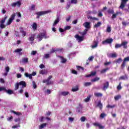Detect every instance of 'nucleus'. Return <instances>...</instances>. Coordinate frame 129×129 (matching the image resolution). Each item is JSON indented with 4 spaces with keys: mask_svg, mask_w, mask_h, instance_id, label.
<instances>
[{
    "mask_svg": "<svg viewBox=\"0 0 129 129\" xmlns=\"http://www.w3.org/2000/svg\"><path fill=\"white\" fill-rule=\"evenodd\" d=\"M87 19L90 20H93L95 21H98L99 19L96 17H92L91 16H87Z\"/></svg>",
    "mask_w": 129,
    "mask_h": 129,
    "instance_id": "obj_31",
    "label": "nucleus"
},
{
    "mask_svg": "<svg viewBox=\"0 0 129 129\" xmlns=\"http://www.w3.org/2000/svg\"><path fill=\"white\" fill-rule=\"evenodd\" d=\"M21 5H22V3H21V2L18 1L16 3H13L11 4L12 7H13L14 8H16V7H21Z\"/></svg>",
    "mask_w": 129,
    "mask_h": 129,
    "instance_id": "obj_14",
    "label": "nucleus"
},
{
    "mask_svg": "<svg viewBox=\"0 0 129 129\" xmlns=\"http://www.w3.org/2000/svg\"><path fill=\"white\" fill-rule=\"evenodd\" d=\"M47 73L48 71L46 69L39 71V74H41V75H45V74H47Z\"/></svg>",
    "mask_w": 129,
    "mask_h": 129,
    "instance_id": "obj_19",
    "label": "nucleus"
},
{
    "mask_svg": "<svg viewBox=\"0 0 129 129\" xmlns=\"http://www.w3.org/2000/svg\"><path fill=\"white\" fill-rule=\"evenodd\" d=\"M117 15H118V12H116L115 14H113L111 19H115V18H116V16H117Z\"/></svg>",
    "mask_w": 129,
    "mask_h": 129,
    "instance_id": "obj_42",
    "label": "nucleus"
},
{
    "mask_svg": "<svg viewBox=\"0 0 129 129\" xmlns=\"http://www.w3.org/2000/svg\"><path fill=\"white\" fill-rule=\"evenodd\" d=\"M90 74L91 76H95L96 75V72H91Z\"/></svg>",
    "mask_w": 129,
    "mask_h": 129,
    "instance_id": "obj_62",
    "label": "nucleus"
},
{
    "mask_svg": "<svg viewBox=\"0 0 129 129\" xmlns=\"http://www.w3.org/2000/svg\"><path fill=\"white\" fill-rule=\"evenodd\" d=\"M52 78H53V76H49L47 79L43 80L42 83H46V85H51L52 84V81H51Z\"/></svg>",
    "mask_w": 129,
    "mask_h": 129,
    "instance_id": "obj_2",
    "label": "nucleus"
},
{
    "mask_svg": "<svg viewBox=\"0 0 129 129\" xmlns=\"http://www.w3.org/2000/svg\"><path fill=\"white\" fill-rule=\"evenodd\" d=\"M38 25H37V23H33V31H36L37 29Z\"/></svg>",
    "mask_w": 129,
    "mask_h": 129,
    "instance_id": "obj_32",
    "label": "nucleus"
},
{
    "mask_svg": "<svg viewBox=\"0 0 129 129\" xmlns=\"http://www.w3.org/2000/svg\"><path fill=\"white\" fill-rule=\"evenodd\" d=\"M129 61V56L125 57L123 60L122 64H121V69H123L124 67H125V64H126V62H128Z\"/></svg>",
    "mask_w": 129,
    "mask_h": 129,
    "instance_id": "obj_7",
    "label": "nucleus"
},
{
    "mask_svg": "<svg viewBox=\"0 0 129 129\" xmlns=\"http://www.w3.org/2000/svg\"><path fill=\"white\" fill-rule=\"evenodd\" d=\"M117 89L118 90H120V89H121V83H119V85L117 86Z\"/></svg>",
    "mask_w": 129,
    "mask_h": 129,
    "instance_id": "obj_51",
    "label": "nucleus"
},
{
    "mask_svg": "<svg viewBox=\"0 0 129 129\" xmlns=\"http://www.w3.org/2000/svg\"><path fill=\"white\" fill-rule=\"evenodd\" d=\"M33 87L34 88V89H36L37 88V84H36V83L35 82H33Z\"/></svg>",
    "mask_w": 129,
    "mask_h": 129,
    "instance_id": "obj_61",
    "label": "nucleus"
},
{
    "mask_svg": "<svg viewBox=\"0 0 129 129\" xmlns=\"http://www.w3.org/2000/svg\"><path fill=\"white\" fill-rule=\"evenodd\" d=\"M90 98H91V95H89L84 100L85 102H89L90 100Z\"/></svg>",
    "mask_w": 129,
    "mask_h": 129,
    "instance_id": "obj_28",
    "label": "nucleus"
},
{
    "mask_svg": "<svg viewBox=\"0 0 129 129\" xmlns=\"http://www.w3.org/2000/svg\"><path fill=\"white\" fill-rule=\"evenodd\" d=\"M5 92L8 93V94H13V93H14V92L13 91V90H10V89L7 90V89H6L5 90Z\"/></svg>",
    "mask_w": 129,
    "mask_h": 129,
    "instance_id": "obj_34",
    "label": "nucleus"
},
{
    "mask_svg": "<svg viewBox=\"0 0 129 129\" xmlns=\"http://www.w3.org/2000/svg\"><path fill=\"white\" fill-rule=\"evenodd\" d=\"M121 46H123L124 49H127V41L122 42Z\"/></svg>",
    "mask_w": 129,
    "mask_h": 129,
    "instance_id": "obj_17",
    "label": "nucleus"
},
{
    "mask_svg": "<svg viewBox=\"0 0 129 129\" xmlns=\"http://www.w3.org/2000/svg\"><path fill=\"white\" fill-rule=\"evenodd\" d=\"M107 13L109 14V15H112L114 14V10L113 9H109L107 10Z\"/></svg>",
    "mask_w": 129,
    "mask_h": 129,
    "instance_id": "obj_25",
    "label": "nucleus"
},
{
    "mask_svg": "<svg viewBox=\"0 0 129 129\" xmlns=\"http://www.w3.org/2000/svg\"><path fill=\"white\" fill-rule=\"evenodd\" d=\"M109 58H116L117 55L115 53H109L108 54Z\"/></svg>",
    "mask_w": 129,
    "mask_h": 129,
    "instance_id": "obj_24",
    "label": "nucleus"
},
{
    "mask_svg": "<svg viewBox=\"0 0 129 129\" xmlns=\"http://www.w3.org/2000/svg\"><path fill=\"white\" fill-rule=\"evenodd\" d=\"M125 79H127V76H126V75L122 76L119 78V80H125Z\"/></svg>",
    "mask_w": 129,
    "mask_h": 129,
    "instance_id": "obj_29",
    "label": "nucleus"
},
{
    "mask_svg": "<svg viewBox=\"0 0 129 129\" xmlns=\"http://www.w3.org/2000/svg\"><path fill=\"white\" fill-rule=\"evenodd\" d=\"M127 2H128V0H121V4L119 7V9L123 10L125 7V5H126V3H127Z\"/></svg>",
    "mask_w": 129,
    "mask_h": 129,
    "instance_id": "obj_6",
    "label": "nucleus"
},
{
    "mask_svg": "<svg viewBox=\"0 0 129 129\" xmlns=\"http://www.w3.org/2000/svg\"><path fill=\"white\" fill-rule=\"evenodd\" d=\"M19 85L22 86V88H25V87H27V84L25 83V81H22L20 82Z\"/></svg>",
    "mask_w": 129,
    "mask_h": 129,
    "instance_id": "obj_18",
    "label": "nucleus"
},
{
    "mask_svg": "<svg viewBox=\"0 0 129 129\" xmlns=\"http://www.w3.org/2000/svg\"><path fill=\"white\" fill-rule=\"evenodd\" d=\"M71 29V26H67L64 27V31H67V30H70Z\"/></svg>",
    "mask_w": 129,
    "mask_h": 129,
    "instance_id": "obj_56",
    "label": "nucleus"
},
{
    "mask_svg": "<svg viewBox=\"0 0 129 129\" xmlns=\"http://www.w3.org/2000/svg\"><path fill=\"white\" fill-rule=\"evenodd\" d=\"M102 95L101 93H94V96L95 97H102Z\"/></svg>",
    "mask_w": 129,
    "mask_h": 129,
    "instance_id": "obj_27",
    "label": "nucleus"
},
{
    "mask_svg": "<svg viewBox=\"0 0 129 129\" xmlns=\"http://www.w3.org/2000/svg\"><path fill=\"white\" fill-rule=\"evenodd\" d=\"M77 109V112H78V113H80V112H82V110L83 109L82 105H81V104H79V107H78Z\"/></svg>",
    "mask_w": 129,
    "mask_h": 129,
    "instance_id": "obj_15",
    "label": "nucleus"
},
{
    "mask_svg": "<svg viewBox=\"0 0 129 129\" xmlns=\"http://www.w3.org/2000/svg\"><path fill=\"white\" fill-rule=\"evenodd\" d=\"M75 38H76V39H77L78 42H82V41H83V39L84 38V36H79V35L78 34H76L75 36Z\"/></svg>",
    "mask_w": 129,
    "mask_h": 129,
    "instance_id": "obj_10",
    "label": "nucleus"
},
{
    "mask_svg": "<svg viewBox=\"0 0 129 129\" xmlns=\"http://www.w3.org/2000/svg\"><path fill=\"white\" fill-rule=\"evenodd\" d=\"M83 26L86 28V30H89L91 28V22H85L83 24Z\"/></svg>",
    "mask_w": 129,
    "mask_h": 129,
    "instance_id": "obj_5",
    "label": "nucleus"
},
{
    "mask_svg": "<svg viewBox=\"0 0 129 129\" xmlns=\"http://www.w3.org/2000/svg\"><path fill=\"white\" fill-rule=\"evenodd\" d=\"M59 58L61 59V63H62L63 64L66 63L67 62V59L64 58L63 56H59Z\"/></svg>",
    "mask_w": 129,
    "mask_h": 129,
    "instance_id": "obj_23",
    "label": "nucleus"
},
{
    "mask_svg": "<svg viewBox=\"0 0 129 129\" xmlns=\"http://www.w3.org/2000/svg\"><path fill=\"white\" fill-rule=\"evenodd\" d=\"M20 86V84L19 83H17L15 85V90H18V89H19V87Z\"/></svg>",
    "mask_w": 129,
    "mask_h": 129,
    "instance_id": "obj_39",
    "label": "nucleus"
},
{
    "mask_svg": "<svg viewBox=\"0 0 129 129\" xmlns=\"http://www.w3.org/2000/svg\"><path fill=\"white\" fill-rule=\"evenodd\" d=\"M121 47V44H119L116 43V44L115 45V49H118V48H120Z\"/></svg>",
    "mask_w": 129,
    "mask_h": 129,
    "instance_id": "obj_48",
    "label": "nucleus"
},
{
    "mask_svg": "<svg viewBox=\"0 0 129 129\" xmlns=\"http://www.w3.org/2000/svg\"><path fill=\"white\" fill-rule=\"evenodd\" d=\"M72 91H73V92H75L76 91H78V90H79V88H78V86H76V87H73L72 88Z\"/></svg>",
    "mask_w": 129,
    "mask_h": 129,
    "instance_id": "obj_37",
    "label": "nucleus"
},
{
    "mask_svg": "<svg viewBox=\"0 0 129 129\" xmlns=\"http://www.w3.org/2000/svg\"><path fill=\"white\" fill-rule=\"evenodd\" d=\"M56 51H59V49L55 50V48H52L51 50L50 51V53H55Z\"/></svg>",
    "mask_w": 129,
    "mask_h": 129,
    "instance_id": "obj_63",
    "label": "nucleus"
},
{
    "mask_svg": "<svg viewBox=\"0 0 129 129\" xmlns=\"http://www.w3.org/2000/svg\"><path fill=\"white\" fill-rule=\"evenodd\" d=\"M105 116H106V114H105L104 113H102L100 115V117H101V118H104V117H105Z\"/></svg>",
    "mask_w": 129,
    "mask_h": 129,
    "instance_id": "obj_44",
    "label": "nucleus"
},
{
    "mask_svg": "<svg viewBox=\"0 0 129 129\" xmlns=\"http://www.w3.org/2000/svg\"><path fill=\"white\" fill-rule=\"evenodd\" d=\"M13 116H11L10 117H9L7 118L8 121H12V120L13 119Z\"/></svg>",
    "mask_w": 129,
    "mask_h": 129,
    "instance_id": "obj_59",
    "label": "nucleus"
},
{
    "mask_svg": "<svg viewBox=\"0 0 129 129\" xmlns=\"http://www.w3.org/2000/svg\"><path fill=\"white\" fill-rule=\"evenodd\" d=\"M28 58H23L22 59V61L24 62V63H28Z\"/></svg>",
    "mask_w": 129,
    "mask_h": 129,
    "instance_id": "obj_57",
    "label": "nucleus"
},
{
    "mask_svg": "<svg viewBox=\"0 0 129 129\" xmlns=\"http://www.w3.org/2000/svg\"><path fill=\"white\" fill-rule=\"evenodd\" d=\"M71 4L76 5L77 4V0H71Z\"/></svg>",
    "mask_w": 129,
    "mask_h": 129,
    "instance_id": "obj_58",
    "label": "nucleus"
},
{
    "mask_svg": "<svg viewBox=\"0 0 129 129\" xmlns=\"http://www.w3.org/2000/svg\"><path fill=\"white\" fill-rule=\"evenodd\" d=\"M109 87V82H106L103 84V90H106Z\"/></svg>",
    "mask_w": 129,
    "mask_h": 129,
    "instance_id": "obj_16",
    "label": "nucleus"
},
{
    "mask_svg": "<svg viewBox=\"0 0 129 129\" xmlns=\"http://www.w3.org/2000/svg\"><path fill=\"white\" fill-rule=\"evenodd\" d=\"M98 46V41L94 40L93 42V45H91L92 49H95V48H97Z\"/></svg>",
    "mask_w": 129,
    "mask_h": 129,
    "instance_id": "obj_12",
    "label": "nucleus"
},
{
    "mask_svg": "<svg viewBox=\"0 0 129 129\" xmlns=\"http://www.w3.org/2000/svg\"><path fill=\"white\" fill-rule=\"evenodd\" d=\"M52 113L51 112V111H48L47 112H46L45 113V116H50V115H51V114Z\"/></svg>",
    "mask_w": 129,
    "mask_h": 129,
    "instance_id": "obj_50",
    "label": "nucleus"
},
{
    "mask_svg": "<svg viewBox=\"0 0 129 129\" xmlns=\"http://www.w3.org/2000/svg\"><path fill=\"white\" fill-rule=\"evenodd\" d=\"M99 79H100V78H99L98 77H96V78L92 79L91 82H96V81H98V80H99Z\"/></svg>",
    "mask_w": 129,
    "mask_h": 129,
    "instance_id": "obj_38",
    "label": "nucleus"
},
{
    "mask_svg": "<svg viewBox=\"0 0 129 129\" xmlns=\"http://www.w3.org/2000/svg\"><path fill=\"white\" fill-rule=\"evenodd\" d=\"M102 23L101 22H98L95 25H94V28H99V27H100L101 26Z\"/></svg>",
    "mask_w": 129,
    "mask_h": 129,
    "instance_id": "obj_30",
    "label": "nucleus"
},
{
    "mask_svg": "<svg viewBox=\"0 0 129 129\" xmlns=\"http://www.w3.org/2000/svg\"><path fill=\"white\" fill-rule=\"evenodd\" d=\"M91 82H86L84 84V86L86 87H87V86H90L91 85Z\"/></svg>",
    "mask_w": 129,
    "mask_h": 129,
    "instance_id": "obj_41",
    "label": "nucleus"
},
{
    "mask_svg": "<svg viewBox=\"0 0 129 129\" xmlns=\"http://www.w3.org/2000/svg\"><path fill=\"white\" fill-rule=\"evenodd\" d=\"M121 62H122V59L121 58H119L116 60V63H118V64L121 63Z\"/></svg>",
    "mask_w": 129,
    "mask_h": 129,
    "instance_id": "obj_46",
    "label": "nucleus"
},
{
    "mask_svg": "<svg viewBox=\"0 0 129 129\" xmlns=\"http://www.w3.org/2000/svg\"><path fill=\"white\" fill-rule=\"evenodd\" d=\"M115 106L114 105H108L106 107H107V108H113Z\"/></svg>",
    "mask_w": 129,
    "mask_h": 129,
    "instance_id": "obj_60",
    "label": "nucleus"
},
{
    "mask_svg": "<svg viewBox=\"0 0 129 129\" xmlns=\"http://www.w3.org/2000/svg\"><path fill=\"white\" fill-rule=\"evenodd\" d=\"M21 51H23V49L21 48H17V49H16L14 52L15 53H20V52H21Z\"/></svg>",
    "mask_w": 129,
    "mask_h": 129,
    "instance_id": "obj_47",
    "label": "nucleus"
},
{
    "mask_svg": "<svg viewBox=\"0 0 129 129\" xmlns=\"http://www.w3.org/2000/svg\"><path fill=\"white\" fill-rule=\"evenodd\" d=\"M59 21H60V19H59V17H57L56 19L55 20V21L53 24V26H55L57 25V24H58V23H59Z\"/></svg>",
    "mask_w": 129,
    "mask_h": 129,
    "instance_id": "obj_35",
    "label": "nucleus"
},
{
    "mask_svg": "<svg viewBox=\"0 0 129 129\" xmlns=\"http://www.w3.org/2000/svg\"><path fill=\"white\" fill-rule=\"evenodd\" d=\"M97 107H99L100 109L101 110L102 109V107H103V106L102 105V103H101V101H99L97 103V104L96 105Z\"/></svg>",
    "mask_w": 129,
    "mask_h": 129,
    "instance_id": "obj_20",
    "label": "nucleus"
},
{
    "mask_svg": "<svg viewBox=\"0 0 129 129\" xmlns=\"http://www.w3.org/2000/svg\"><path fill=\"white\" fill-rule=\"evenodd\" d=\"M93 124V125H94V126L98 127L99 129L104 128V126H103L102 125H101V124H100V123L95 122Z\"/></svg>",
    "mask_w": 129,
    "mask_h": 129,
    "instance_id": "obj_11",
    "label": "nucleus"
},
{
    "mask_svg": "<svg viewBox=\"0 0 129 129\" xmlns=\"http://www.w3.org/2000/svg\"><path fill=\"white\" fill-rule=\"evenodd\" d=\"M69 94V92L68 91H62L60 93L59 95H61L62 96H67Z\"/></svg>",
    "mask_w": 129,
    "mask_h": 129,
    "instance_id": "obj_22",
    "label": "nucleus"
},
{
    "mask_svg": "<svg viewBox=\"0 0 129 129\" xmlns=\"http://www.w3.org/2000/svg\"><path fill=\"white\" fill-rule=\"evenodd\" d=\"M121 98V95H118L117 96H114V100L117 101V100H118L119 99H120Z\"/></svg>",
    "mask_w": 129,
    "mask_h": 129,
    "instance_id": "obj_36",
    "label": "nucleus"
},
{
    "mask_svg": "<svg viewBox=\"0 0 129 129\" xmlns=\"http://www.w3.org/2000/svg\"><path fill=\"white\" fill-rule=\"evenodd\" d=\"M16 17V13H13L11 16V18L9 19L6 24L7 26H10L12 23H13V21L15 20V17Z\"/></svg>",
    "mask_w": 129,
    "mask_h": 129,
    "instance_id": "obj_4",
    "label": "nucleus"
},
{
    "mask_svg": "<svg viewBox=\"0 0 129 129\" xmlns=\"http://www.w3.org/2000/svg\"><path fill=\"white\" fill-rule=\"evenodd\" d=\"M19 30H20V33L22 34V37H25V36L27 35V32L25 31L24 28L21 27L19 28Z\"/></svg>",
    "mask_w": 129,
    "mask_h": 129,
    "instance_id": "obj_13",
    "label": "nucleus"
},
{
    "mask_svg": "<svg viewBox=\"0 0 129 129\" xmlns=\"http://www.w3.org/2000/svg\"><path fill=\"white\" fill-rule=\"evenodd\" d=\"M24 75L26 77L28 78L29 79H32V78H33V73L29 74L28 73H25Z\"/></svg>",
    "mask_w": 129,
    "mask_h": 129,
    "instance_id": "obj_21",
    "label": "nucleus"
},
{
    "mask_svg": "<svg viewBox=\"0 0 129 129\" xmlns=\"http://www.w3.org/2000/svg\"><path fill=\"white\" fill-rule=\"evenodd\" d=\"M76 67L77 70H80V69H82L83 71L84 70V68L83 67H82L81 66H77Z\"/></svg>",
    "mask_w": 129,
    "mask_h": 129,
    "instance_id": "obj_53",
    "label": "nucleus"
},
{
    "mask_svg": "<svg viewBox=\"0 0 129 129\" xmlns=\"http://www.w3.org/2000/svg\"><path fill=\"white\" fill-rule=\"evenodd\" d=\"M10 112H12V113H14V114H16V115H22V113L20 112H16L13 110H11L10 111Z\"/></svg>",
    "mask_w": 129,
    "mask_h": 129,
    "instance_id": "obj_26",
    "label": "nucleus"
},
{
    "mask_svg": "<svg viewBox=\"0 0 129 129\" xmlns=\"http://www.w3.org/2000/svg\"><path fill=\"white\" fill-rule=\"evenodd\" d=\"M108 70H109V68H106V69L102 70L101 71V73H105V72H106V71H107Z\"/></svg>",
    "mask_w": 129,
    "mask_h": 129,
    "instance_id": "obj_40",
    "label": "nucleus"
},
{
    "mask_svg": "<svg viewBox=\"0 0 129 129\" xmlns=\"http://www.w3.org/2000/svg\"><path fill=\"white\" fill-rule=\"evenodd\" d=\"M106 32L107 33H110V32H111V27L110 26H107L106 29Z\"/></svg>",
    "mask_w": 129,
    "mask_h": 129,
    "instance_id": "obj_45",
    "label": "nucleus"
},
{
    "mask_svg": "<svg viewBox=\"0 0 129 129\" xmlns=\"http://www.w3.org/2000/svg\"><path fill=\"white\" fill-rule=\"evenodd\" d=\"M37 38H38L39 41H42L43 38H45V39L47 38V36H46L45 33H40L39 34H38Z\"/></svg>",
    "mask_w": 129,
    "mask_h": 129,
    "instance_id": "obj_9",
    "label": "nucleus"
},
{
    "mask_svg": "<svg viewBox=\"0 0 129 129\" xmlns=\"http://www.w3.org/2000/svg\"><path fill=\"white\" fill-rule=\"evenodd\" d=\"M20 122L18 123V125H15L12 127V128H18V127H20Z\"/></svg>",
    "mask_w": 129,
    "mask_h": 129,
    "instance_id": "obj_55",
    "label": "nucleus"
},
{
    "mask_svg": "<svg viewBox=\"0 0 129 129\" xmlns=\"http://www.w3.org/2000/svg\"><path fill=\"white\" fill-rule=\"evenodd\" d=\"M39 68H40V69H43L45 68V65H44L43 63H41L39 66Z\"/></svg>",
    "mask_w": 129,
    "mask_h": 129,
    "instance_id": "obj_64",
    "label": "nucleus"
},
{
    "mask_svg": "<svg viewBox=\"0 0 129 129\" xmlns=\"http://www.w3.org/2000/svg\"><path fill=\"white\" fill-rule=\"evenodd\" d=\"M87 32H88V29H85V30L82 32V37H84L86 34H87Z\"/></svg>",
    "mask_w": 129,
    "mask_h": 129,
    "instance_id": "obj_43",
    "label": "nucleus"
},
{
    "mask_svg": "<svg viewBox=\"0 0 129 129\" xmlns=\"http://www.w3.org/2000/svg\"><path fill=\"white\" fill-rule=\"evenodd\" d=\"M45 118V117H44V116H42L39 118V122H43V121H44V119Z\"/></svg>",
    "mask_w": 129,
    "mask_h": 129,
    "instance_id": "obj_52",
    "label": "nucleus"
},
{
    "mask_svg": "<svg viewBox=\"0 0 129 129\" xmlns=\"http://www.w3.org/2000/svg\"><path fill=\"white\" fill-rule=\"evenodd\" d=\"M6 87H0V92L2 91H5L6 92Z\"/></svg>",
    "mask_w": 129,
    "mask_h": 129,
    "instance_id": "obj_54",
    "label": "nucleus"
},
{
    "mask_svg": "<svg viewBox=\"0 0 129 129\" xmlns=\"http://www.w3.org/2000/svg\"><path fill=\"white\" fill-rule=\"evenodd\" d=\"M113 42V39L112 38H108L102 42V45H106V44H111Z\"/></svg>",
    "mask_w": 129,
    "mask_h": 129,
    "instance_id": "obj_8",
    "label": "nucleus"
},
{
    "mask_svg": "<svg viewBox=\"0 0 129 129\" xmlns=\"http://www.w3.org/2000/svg\"><path fill=\"white\" fill-rule=\"evenodd\" d=\"M80 120H81V121H82V122H84V121H85V120H86V118L84 116H82L81 117Z\"/></svg>",
    "mask_w": 129,
    "mask_h": 129,
    "instance_id": "obj_49",
    "label": "nucleus"
},
{
    "mask_svg": "<svg viewBox=\"0 0 129 129\" xmlns=\"http://www.w3.org/2000/svg\"><path fill=\"white\" fill-rule=\"evenodd\" d=\"M51 10H48L45 11H40L36 13V15H37V19H39L41 16H44V15H46V14H49V13H51Z\"/></svg>",
    "mask_w": 129,
    "mask_h": 129,
    "instance_id": "obj_1",
    "label": "nucleus"
},
{
    "mask_svg": "<svg viewBox=\"0 0 129 129\" xmlns=\"http://www.w3.org/2000/svg\"><path fill=\"white\" fill-rule=\"evenodd\" d=\"M46 126H47V123H43L39 126V128L43 129L44 127H46Z\"/></svg>",
    "mask_w": 129,
    "mask_h": 129,
    "instance_id": "obj_33",
    "label": "nucleus"
},
{
    "mask_svg": "<svg viewBox=\"0 0 129 129\" xmlns=\"http://www.w3.org/2000/svg\"><path fill=\"white\" fill-rule=\"evenodd\" d=\"M7 19H8V17L7 15H5L4 18L0 21L1 29H5L6 28V25H5V23H6V20H7Z\"/></svg>",
    "mask_w": 129,
    "mask_h": 129,
    "instance_id": "obj_3",
    "label": "nucleus"
}]
</instances>
